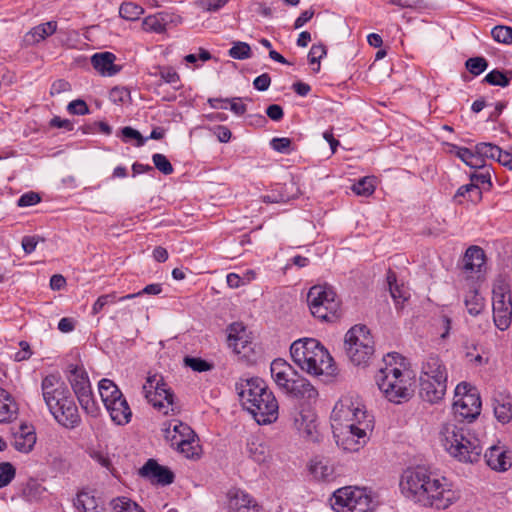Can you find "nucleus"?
<instances>
[{
	"label": "nucleus",
	"instance_id": "f257e3e1",
	"mask_svg": "<svg viewBox=\"0 0 512 512\" xmlns=\"http://www.w3.org/2000/svg\"><path fill=\"white\" fill-rule=\"evenodd\" d=\"M402 494L425 507L446 509L459 500L460 492L445 477L423 466L407 468L400 478Z\"/></svg>",
	"mask_w": 512,
	"mask_h": 512
},
{
	"label": "nucleus",
	"instance_id": "f03ea898",
	"mask_svg": "<svg viewBox=\"0 0 512 512\" xmlns=\"http://www.w3.org/2000/svg\"><path fill=\"white\" fill-rule=\"evenodd\" d=\"M375 381L383 395L393 403L407 401L413 393L414 375L404 358L398 353H389L375 374Z\"/></svg>",
	"mask_w": 512,
	"mask_h": 512
},
{
	"label": "nucleus",
	"instance_id": "7ed1b4c3",
	"mask_svg": "<svg viewBox=\"0 0 512 512\" xmlns=\"http://www.w3.org/2000/svg\"><path fill=\"white\" fill-rule=\"evenodd\" d=\"M236 390L243 408L258 424L266 425L278 419V401L263 379H241L236 383Z\"/></svg>",
	"mask_w": 512,
	"mask_h": 512
},
{
	"label": "nucleus",
	"instance_id": "20e7f679",
	"mask_svg": "<svg viewBox=\"0 0 512 512\" xmlns=\"http://www.w3.org/2000/svg\"><path fill=\"white\" fill-rule=\"evenodd\" d=\"M439 440L446 452L459 462L476 463L481 458V441L463 424L455 421L443 423L439 430Z\"/></svg>",
	"mask_w": 512,
	"mask_h": 512
},
{
	"label": "nucleus",
	"instance_id": "39448f33",
	"mask_svg": "<svg viewBox=\"0 0 512 512\" xmlns=\"http://www.w3.org/2000/svg\"><path fill=\"white\" fill-rule=\"evenodd\" d=\"M290 354L294 363L310 375L329 376L335 371L333 358L317 339L303 338L294 341Z\"/></svg>",
	"mask_w": 512,
	"mask_h": 512
},
{
	"label": "nucleus",
	"instance_id": "423d86ee",
	"mask_svg": "<svg viewBox=\"0 0 512 512\" xmlns=\"http://www.w3.org/2000/svg\"><path fill=\"white\" fill-rule=\"evenodd\" d=\"M271 375L277 386L285 393L296 398L315 401L318 397V391L305 378L284 359L278 358L272 361Z\"/></svg>",
	"mask_w": 512,
	"mask_h": 512
},
{
	"label": "nucleus",
	"instance_id": "0eeeda50",
	"mask_svg": "<svg viewBox=\"0 0 512 512\" xmlns=\"http://www.w3.org/2000/svg\"><path fill=\"white\" fill-rule=\"evenodd\" d=\"M145 399L162 415L179 413L180 406L173 390L158 374L149 375L142 387Z\"/></svg>",
	"mask_w": 512,
	"mask_h": 512
},
{
	"label": "nucleus",
	"instance_id": "6e6552de",
	"mask_svg": "<svg viewBox=\"0 0 512 512\" xmlns=\"http://www.w3.org/2000/svg\"><path fill=\"white\" fill-rule=\"evenodd\" d=\"M312 315L324 322H335L341 316L340 300L334 289L326 284L314 285L307 294Z\"/></svg>",
	"mask_w": 512,
	"mask_h": 512
},
{
	"label": "nucleus",
	"instance_id": "1a4fd4ad",
	"mask_svg": "<svg viewBox=\"0 0 512 512\" xmlns=\"http://www.w3.org/2000/svg\"><path fill=\"white\" fill-rule=\"evenodd\" d=\"M344 348L353 364L366 366L375 352L374 339L367 326L357 324L351 327L345 334Z\"/></svg>",
	"mask_w": 512,
	"mask_h": 512
},
{
	"label": "nucleus",
	"instance_id": "9d476101",
	"mask_svg": "<svg viewBox=\"0 0 512 512\" xmlns=\"http://www.w3.org/2000/svg\"><path fill=\"white\" fill-rule=\"evenodd\" d=\"M332 428L360 422L373 424V417L368 414L362 399L357 395H344L335 404L331 413Z\"/></svg>",
	"mask_w": 512,
	"mask_h": 512
},
{
	"label": "nucleus",
	"instance_id": "9b49d317",
	"mask_svg": "<svg viewBox=\"0 0 512 512\" xmlns=\"http://www.w3.org/2000/svg\"><path fill=\"white\" fill-rule=\"evenodd\" d=\"M331 506L336 512H370L373 500L365 488L345 486L337 489L331 498Z\"/></svg>",
	"mask_w": 512,
	"mask_h": 512
},
{
	"label": "nucleus",
	"instance_id": "f8f14e48",
	"mask_svg": "<svg viewBox=\"0 0 512 512\" xmlns=\"http://www.w3.org/2000/svg\"><path fill=\"white\" fill-rule=\"evenodd\" d=\"M82 409L90 416L97 417L100 408L94 399L90 380L83 366L70 364L67 376Z\"/></svg>",
	"mask_w": 512,
	"mask_h": 512
},
{
	"label": "nucleus",
	"instance_id": "ddd939ff",
	"mask_svg": "<svg viewBox=\"0 0 512 512\" xmlns=\"http://www.w3.org/2000/svg\"><path fill=\"white\" fill-rule=\"evenodd\" d=\"M481 398L476 388L466 382L459 383L455 388L453 412L456 416L474 420L481 412Z\"/></svg>",
	"mask_w": 512,
	"mask_h": 512
},
{
	"label": "nucleus",
	"instance_id": "4468645a",
	"mask_svg": "<svg viewBox=\"0 0 512 512\" xmlns=\"http://www.w3.org/2000/svg\"><path fill=\"white\" fill-rule=\"evenodd\" d=\"M373 424L360 422V425L349 424L340 428H333L336 443L343 450L356 452L368 440V432L372 431Z\"/></svg>",
	"mask_w": 512,
	"mask_h": 512
},
{
	"label": "nucleus",
	"instance_id": "2eb2a0df",
	"mask_svg": "<svg viewBox=\"0 0 512 512\" xmlns=\"http://www.w3.org/2000/svg\"><path fill=\"white\" fill-rule=\"evenodd\" d=\"M43 400L48 410H57L58 405L64 403L73 395L58 373L46 375L41 382Z\"/></svg>",
	"mask_w": 512,
	"mask_h": 512
},
{
	"label": "nucleus",
	"instance_id": "dca6fc26",
	"mask_svg": "<svg viewBox=\"0 0 512 512\" xmlns=\"http://www.w3.org/2000/svg\"><path fill=\"white\" fill-rule=\"evenodd\" d=\"M493 320L495 326L504 331L511 325L512 320V299L505 284H499L493 288Z\"/></svg>",
	"mask_w": 512,
	"mask_h": 512
},
{
	"label": "nucleus",
	"instance_id": "f3484780",
	"mask_svg": "<svg viewBox=\"0 0 512 512\" xmlns=\"http://www.w3.org/2000/svg\"><path fill=\"white\" fill-rule=\"evenodd\" d=\"M484 264V250L479 246H470L463 257L462 273L465 275V282H471L474 281V279H479Z\"/></svg>",
	"mask_w": 512,
	"mask_h": 512
},
{
	"label": "nucleus",
	"instance_id": "a211bd4d",
	"mask_svg": "<svg viewBox=\"0 0 512 512\" xmlns=\"http://www.w3.org/2000/svg\"><path fill=\"white\" fill-rule=\"evenodd\" d=\"M139 474L151 483L162 486L172 484L175 479L174 473L168 467L160 465L155 459H148L140 468Z\"/></svg>",
	"mask_w": 512,
	"mask_h": 512
},
{
	"label": "nucleus",
	"instance_id": "6ab92c4d",
	"mask_svg": "<svg viewBox=\"0 0 512 512\" xmlns=\"http://www.w3.org/2000/svg\"><path fill=\"white\" fill-rule=\"evenodd\" d=\"M228 512H261L256 499L241 489H232L227 493Z\"/></svg>",
	"mask_w": 512,
	"mask_h": 512
},
{
	"label": "nucleus",
	"instance_id": "aec40b11",
	"mask_svg": "<svg viewBox=\"0 0 512 512\" xmlns=\"http://www.w3.org/2000/svg\"><path fill=\"white\" fill-rule=\"evenodd\" d=\"M73 506L78 512H106L104 501L97 491L83 488L73 499Z\"/></svg>",
	"mask_w": 512,
	"mask_h": 512
},
{
	"label": "nucleus",
	"instance_id": "412c9836",
	"mask_svg": "<svg viewBox=\"0 0 512 512\" xmlns=\"http://www.w3.org/2000/svg\"><path fill=\"white\" fill-rule=\"evenodd\" d=\"M420 381L419 396L430 404H437L443 400L447 390V378H433Z\"/></svg>",
	"mask_w": 512,
	"mask_h": 512
},
{
	"label": "nucleus",
	"instance_id": "4be33fe9",
	"mask_svg": "<svg viewBox=\"0 0 512 512\" xmlns=\"http://www.w3.org/2000/svg\"><path fill=\"white\" fill-rule=\"evenodd\" d=\"M58 409L51 412L54 419L63 427L74 429L79 426L81 417L73 396L58 405Z\"/></svg>",
	"mask_w": 512,
	"mask_h": 512
},
{
	"label": "nucleus",
	"instance_id": "5701e85b",
	"mask_svg": "<svg viewBox=\"0 0 512 512\" xmlns=\"http://www.w3.org/2000/svg\"><path fill=\"white\" fill-rule=\"evenodd\" d=\"M294 425L304 439L312 442L318 440L317 416L311 409L301 410L295 417Z\"/></svg>",
	"mask_w": 512,
	"mask_h": 512
},
{
	"label": "nucleus",
	"instance_id": "b1692460",
	"mask_svg": "<svg viewBox=\"0 0 512 512\" xmlns=\"http://www.w3.org/2000/svg\"><path fill=\"white\" fill-rule=\"evenodd\" d=\"M486 464L493 470L504 472L512 466L510 451L505 446L493 445L484 454Z\"/></svg>",
	"mask_w": 512,
	"mask_h": 512
},
{
	"label": "nucleus",
	"instance_id": "393cba45",
	"mask_svg": "<svg viewBox=\"0 0 512 512\" xmlns=\"http://www.w3.org/2000/svg\"><path fill=\"white\" fill-rule=\"evenodd\" d=\"M57 27L56 21H48L34 26L23 36L22 46L30 47L39 44L53 35L57 31Z\"/></svg>",
	"mask_w": 512,
	"mask_h": 512
},
{
	"label": "nucleus",
	"instance_id": "a878e982",
	"mask_svg": "<svg viewBox=\"0 0 512 512\" xmlns=\"http://www.w3.org/2000/svg\"><path fill=\"white\" fill-rule=\"evenodd\" d=\"M13 447L22 453H29L37 440L35 429L32 425L21 424L13 432Z\"/></svg>",
	"mask_w": 512,
	"mask_h": 512
},
{
	"label": "nucleus",
	"instance_id": "bb28decb",
	"mask_svg": "<svg viewBox=\"0 0 512 512\" xmlns=\"http://www.w3.org/2000/svg\"><path fill=\"white\" fill-rule=\"evenodd\" d=\"M228 345L234 352L240 354L251 343V338L246 327L242 323H232L228 328Z\"/></svg>",
	"mask_w": 512,
	"mask_h": 512
},
{
	"label": "nucleus",
	"instance_id": "cd10ccee",
	"mask_svg": "<svg viewBox=\"0 0 512 512\" xmlns=\"http://www.w3.org/2000/svg\"><path fill=\"white\" fill-rule=\"evenodd\" d=\"M116 56L112 52L95 53L91 57L93 68L102 76H114L121 70V66L115 64Z\"/></svg>",
	"mask_w": 512,
	"mask_h": 512
},
{
	"label": "nucleus",
	"instance_id": "c85d7f7f",
	"mask_svg": "<svg viewBox=\"0 0 512 512\" xmlns=\"http://www.w3.org/2000/svg\"><path fill=\"white\" fill-rule=\"evenodd\" d=\"M105 408L115 424L126 425L131 421L132 410L123 394Z\"/></svg>",
	"mask_w": 512,
	"mask_h": 512
},
{
	"label": "nucleus",
	"instance_id": "c756f323",
	"mask_svg": "<svg viewBox=\"0 0 512 512\" xmlns=\"http://www.w3.org/2000/svg\"><path fill=\"white\" fill-rule=\"evenodd\" d=\"M164 431L166 439L170 441L173 448L180 446L181 440H190L197 436L190 426L180 421H174L173 425L169 422Z\"/></svg>",
	"mask_w": 512,
	"mask_h": 512
},
{
	"label": "nucleus",
	"instance_id": "7c9ffc66",
	"mask_svg": "<svg viewBox=\"0 0 512 512\" xmlns=\"http://www.w3.org/2000/svg\"><path fill=\"white\" fill-rule=\"evenodd\" d=\"M463 287L467 288V291L464 294V305L467 312L471 316L479 315L483 311L485 303L484 298L478 292L476 282H465Z\"/></svg>",
	"mask_w": 512,
	"mask_h": 512
},
{
	"label": "nucleus",
	"instance_id": "2f4dec72",
	"mask_svg": "<svg viewBox=\"0 0 512 512\" xmlns=\"http://www.w3.org/2000/svg\"><path fill=\"white\" fill-rule=\"evenodd\" d=\"M433 378H448L447 370L442 360L437 355L428 356L422 363L419 380Z\"/></svg>",
	"mask_w": 512,
	"mask_h": 512
},
{
	"label": "nucleus",
	"instance_id": "473e14b6",
	"mask_svg": "<svg viewBox=\"0 0 512 512\" xmlns=\"http://www.w3.org/2000/svg\"><path fill=\"white\" fill-rule=\"evenodd\" d=\"M19 407L13 396L0 387V423H10L17 419Z\"/></svg>",
	"mask_w": 512,
	"mask_h": 512
},
{
	"label": "nucleus",
	"instance_id": "72a5a7b5",
	"mask_svg": "<svg viewBox=\"0 0 512 512\" xmlns=\"http://www.w3.org/2000/svg\"><path fill=\"white\" fill-rule=\"evenodd\" d=\"M311 474L323 481H330L334 478L335 470L330 461L323 457H315L309 465Z\"/></svg>",
	"mask_w": 512,
	"mask_h": 512
},
{
	"label": "nucleus",
	"instance_id": "f704fd0d",
	"mask_svg": "<svg viewBox=\"0 0 512 512\" xmlns=\"http://www.w3.org/2000/svg\"><path fill=\"white\" fill-rule=\"evenodd\" d=\"M248 456L255 462L261 464L270 458V450L268 446L259 438L252 436L247 441Z\"/></svg>",
	"mask_w": 512,
	"mask_h": 512
},
{
	"label": "nucleus",
	"instance_id": "c9c22d12",
	"mask_svg": "<svg viewBox=\"0 0 512 512\" xmlns=\"http://www.w3.org/2000/svg\"><path fill=\"white\" fill-rule=\"evenodd\" d=\"M494 415L502 424L512 420V398L510 395L499 394L494 398Z\"/></svg>",
	"mask_w": 512,
	"mask_h": 512
},
{
	"label": "nucleus",
	"instance_id": "e433bc0d",
	"mask_svg": "<svg viewBox=\"0 0 512 512\" xmlns=\"http://www.w3.org/2000/svg\"><path fill=\"white\" fill-rule=\"evenodd\" d=\"M155 72L151 73L153 76H158L162 82L167 83L173 87L174 90L182 88L181 78L174 67L169 65H158L155 67Z\"/></svg>",
	"mask_w": 512,
	"mask_h": 512
},
{
	"label": "nucleus",
	"instance_id": "4c0bfd02",
	"mask_svg": "<svg viewBox=\"0 0 512 512\" xmlns=\"http://www.w3.org/2000/svg\"><path fill=\"white\" fill-rule=\"evenodd\" d=\"M98 390L104 406L114 402L116 398L121 397L122 392L118 386L110 379L104 378L98 384Z\"/></svg>",
	"mask_w": 512,
	"mask_h": 512
},
{
	"label": "nucleus",
	"instance_id": "58836bf2",
	"mask_svg": "<svg viewBox=\"0 0 512 512\" xmlns=\"http://www.w3.org/2000/svg\"><path fill=\"white\" fill-rule=\"evenodd\" d=\"M386 278L390 294L394 299L395 303L397 305L404 303L409 298V293L403 285H399L397 283L396 273L389 269Z\"/></svg>",
	"mask_w": 512,
	"mask_h": 512
},
{
	"label": "nucleus",
	"instance_id": "ea45409f",
	"mask_svg": "<svg viewBox=\"0 0 512 512\" xmlns=\"http://www.w3.org/2000/svg\"><path fill=\"white\" fill-rule=\"evenodd\" d=\"M169 17L167 13L148 16L143 20L142 27L146 32L163 33Z\"/></svg>",
	"mask_w": 512,
	"mask_h": 512
},
{
	"label": "nucleus",
	"instance_id": "a19ab883",
	"mask_svg": "<svg viewBox=\"0 0 512 512\" xmlns=\"http://www.w3.org/2000/svg\"><path fill=\"white\" fill-rule=\"evenodd\" d=\"M175 449L187 459H199L202 453V447L197 436L190 440H181L180 446Z\"/></svg>",
	"mask_w": 512,
	"mask_h": 512
},
{
	"label": "nucleus",
	"instance_id": "79ce46f5",
	"mask_svg": "<svg viewBox=\"0 0 512 512\" xmlns=\"http://www.w3.org/2000/svg\"><path fill=\"white\" fill-rule=\"evenodd\" d=\"M456 150V155L468 166L472 168H481L484 166V161L481 159L479 154L466 147L453 146Z\"/></svg>",
	"mask_w": 512,
	"mask_h": 512
},
{
	"label": "nucleus",
	"instance_id": "37998d69",
	"mask_svg": "<svg viewBox=\"0 0 512 512\" xmlns=\"http://www.w3.org/2000/svg\"><path fill=\"white\" fill-rule=\"evenodd\" d=\"M113 512H145V510L127 497H117L110 502Z\"/></svg>",
	"mask_w": 512,
	"mask_h": 512
},
{
	"label": "nucleus",
	"instance_id": "c03bdc74",
	"mask_svg": "<svg viewBox=\"0 0 512 512\" xmlns=\"http://www.w3.org/2000/svg\"><path fill=\"white\" fill-rule=\"evenodd\" d=\"M466 198L471 202H478L482 197V191L477 184L471 183L461 186L455 195V199Z\"/></svg>",
	"mask_w": 512,
	"mask_h": 512
},
{
	"label": "nucleus",
	"instance_id": "a18cd8bd",
	"mask_svg": "<svg viewBox=\"0 0 512 512\" xmlns=\"http://www.w3.org/2000/svg\"><path fill=\"white\" fill-rule=\"evenodd\" d=\"M351 189L356 195L368 197L375 191L374 179L372 177L361 178L352 185Z\"/></svg>",
	"mask_w": 512,
	"mask_h": 512
},
{
	"label": "nucleus",
	"instance_id": "49530a36",
	"mask_svg": "<svg viewBox=\"0 0 512 512\" xmlns=\"http://www.w3.org/2000/svg\"><path fill=\"white\" fill-rule=\"evenodd\" d=\"M144 10L141 6L132 3V2H125L123 3L119 8V14L123 19L129 20V21H135L140 18V16L143 14Z\"/></svg>",
	"mask_w": 512,
	"mask_h": 512
},
{
	"label": "nucleus",
	"instance_id": "de8ad7c7",
	"mask_svg": "<svg viewBox=\"0 0 512 512\" xmlns=\"http://www.w3.org/2000/svg\"><path fill=\"white\" fill-rule=\"evenodd\" d=\"M501 152L502 149L500 147L491 143L482 142L476 145V153L479 154L483 161L484 158L498 160L499 156H501Z\"/></svg>",
	"mask_w": 512,
	"mask_h": 512
},
{
	"label": "nucleus",
	"instance_id": "09e8293b",
	"mask_svg": "<svg viewBox=\"0 0 512 512\" xmlns=\"http://www.w3.org/2000/svg\"><path fill=\"white\" fill-rule=\"evenodd\" d=\"M465 360L471 367L478 368L486 365L489 358L483 356V353L480 352L476 346H473L472 350L465 352Z\"/></svg>",
	"mask_w": 512,
	"mask_h": 512
},
{
	"label": "nucleus",
	"instance_id": "8fccbe9b",
	"mask_svg": "<svg viewBox=\"0 0 512 512\" xmlns=\"http://www.w3.org/2000/svg\"><path fill=\"white\" fill-rule=\"evenodd\" d=\"M228 54L233 59L244 60L251 57L252 52L249 44L246 42H235L229 49Z\"/></svg>",
	"mask_w": 512,
	"mask_h": 512
},
{
	"label": "nucleus",
	"instance_id": "3c124183",
	"mask_svg": "<svg viewBox=\"0 0 512 512\" xmlns=\"http://www.w3.org/2000/svg\"><path fill=\"white\" fill-rule=\"evenodd\" d=\"M492 38L498 42L503 44H511L512 43V28L509 26L498 25L495 26L491 31Z\"/></svg>",
	"mask_w": 512,
	"mask_h": 512
},
{
	"label": "nucleus",
	"instance_id": "603ef678",
	"mask_svg": "<svg viewBox=\"0 0 512 512\" xmlns=\"http://www.w3.org/2000/svg\"><path fill=\"white\" fill-rule=\"evenodd\" d=\"M484 81L490 85L507 87L510 83V78L502 71L494 69L485 76Z\"/></svg>",
	"mask_w": 512,
	"mask_h": 512
},
{
	"label": "nucleus",
	"instance_id": "864d4df0",
	"mask_svg": "<svg viewBox=\"0 0 512 512\" xmlns=\"http://www.w3.org/2000/svg\"><path fill=\"white\" fill-rule=\"evenodd\" d=\"M465 66L471 74L478 76L487 69L488 61L484 57H472L466 61Z\"/></svg>",
	"mask_w": 512,
	"mask_h": 512
},
{
	"label": "nucleus",
	"instance_id": "5fc2aeb1",
	"mask_svg": "<svg viewBox=\"0 0 512 512\" xmlns=\"http://www.w3.org/2000/svg\"><path fill=\"white\" fill-rule=\"evenodd\" d=\"M184 364L196 372H206L213 368L212 363H209L208 361L198 357L186 356L184 358Z\"/></svg>",
	"mask_w": 512,
	"mask_h": 512
},
{
	"label": "nucleus",
	"instance_id": "6e6d98bb",
	"mask_svg": "<svg viewBox=\"0 0 512 512\" xmlns=\"http://www.w3.org/2000/svg\"><path fill=\"white\" fill-rule=\"evenodd\" d=\"M327 49L323 44H313L308 53V60L310 64H317L316 72L320 70V60L326 56Z\"/></svg>",
	"mask_w": 512,
	"mask_h": 512
},
{
	"label": "nucleus",
	"instance_id": "4d7b16f0",
	"mask_svg": "<svg viewBox=\"0 0 512 512\" xmlns=\"http://www.w3.org/2000/svg\"><path fill=\"white\" fill-rule=\"evenodd\" d=\"M152 161L155 167L164 175H170L173 173L174 168L165 155L155 153L152 156Z\"/></svg>",
	"mask_w": 512,
	"mask_h": 512
},
{
	"label": "nucleus",
	"instance_id": "13d9d810",
	"mask_svg": "<svg viewBox=\"0 0 512 512\" xmlns=\"http://www.w3.org/2000/svg\"><path fill=\"white\" fill-rule=\"evenodd\" d=\"M15 468L9 462L0 464V488L7 486L15 477Z\"/></svg>",
	"mask_w": 512,
	"mask_h": 512
},
{
	"label": "nucleus",
	"instance_id": "bf43d9fd",
	"mask_svg": "<svg viewBox=\"0 0 512 512\" xmlns=\"http://www.w3.org/2000/svg\"><path fill=\"white\" fill-rule=\"evenodd\" d=\"M162 292V286L159 283H153L145 286L141 291L137 293L128 294L125 296L120 297L119 300H127L132 299L135 297H139L143 294H149V295H158Z\"/></svg>",
	"mask_w": 512,
	"mask_h": 512
},
{
	"label": "nucleus",
	"instance_id": "052dcab7",
	"mask_svg": "<svg viewBox=\"0 0 512 512\" xmlns=\"http://www.w3.org/2000/svg\"><path fill=\"white\" fill-rule=\"evenodd\" d=\"M46 489L37 482H30L24 489V494L29 500H36L40 498Z\"/></svg>",
	"mask_w": 512,
	"mask_h": 512
},
{
	"label": "nucleus",
	"instance_id": "680f3d73",
	"mask_svg": "<svg viewBox=\"0 0 512 512\" xmlns=\"http://www.w3.org/2000/svg\"><path fill=\"white\" fill-rule=\"evenodd\" d=\"M270 145L275 151L288 154L290 153L292 141L287 137H276L271 140Z\"/></svg>",
	"mask_w": 512,
	"mask_h": 512
},
{
	"label": "nucleus",
	"instance_id": "e2e57ef3",
	"mask_svg": "<svg viewBox=\"0 0 512 512\" xmlns=\"http://www.w3.org/2000/svg\"><path fill=\"white\" fill-rule=\"evenodd\" d=\"M41 201V197L38 193L30 191L20 196L17 201L19 207H28L38 204Z\"/></svg>",
	"mask_w": 512,
	"mask_h": 512
},
{
	"label": "nucleus",
	"instance_id": "0e129e2a",
	"mask_svg": "<svg viewBox=\"0 0 512 512\" xmlns=\"http://www.w3.org/2000/svg\"><path fill=\"white\" fill-rule=\"evenodd\" d=\"M90 456L99 465L106 468L109 472H111L114 475V468L112 462L106 453H103L101 451H93L90 453Z\"/></svg>",
	"mask_w": 512,
	"mask_h": 512
},
{
	"label": "nucleus",
	"instance_id": "69168bd1",
	"mask_svg": "<svg viewBox=\"0 0 512 512\" xmlns=\"http://www.w3.org/2000/svg\"><path fill=\"white\" fill-rule=\"evenodd\" d=\"M69 113L74 115H86L89 113V108L84 100L77 99L68 104Z\"/></svg>",
	"mask_w": 512,
	"mask_h": 512
},
{
	"label": "nucleus",
	"instance_id": "338daca9",
	"mask_svg": "<svg viewBox=\"0 0 512 512\" xmlns=\"http://www.w3.org/2000/svg\"><path fill=\"white\" fill-rule=\"evenodd\" d=\"M121 133H122L123 139L125 141H127L129 139L137 140L136 146H138V147L143 146L145 144L146 139L142 137V135L140 134L139 131L133 129L132 127H129V126L124 127L122 129Z\"/></svg>",
	"mask_w": 512,
	"mask_h": 512
},
{
	"label": "nucleus",
	"instance_id": "774afa93",
	"mask_svg": "<svg viewBox=\"0 0 512 512\" xmlns=\"http://www.w3.org/2000/svg\"><path fill=\"white\" fill-rule=\"evenodd\" d=\"M211 58H212V55L208 50H206L204 48H199L198 53L188 54L184 57V60L187 63L195 64L198 60H200L202 62H206V61L210 60Z\"/></svg>",
	"mask_w": 512,
	"mask_h": 512
}]
</instances>
